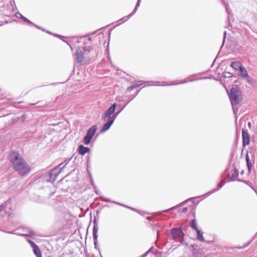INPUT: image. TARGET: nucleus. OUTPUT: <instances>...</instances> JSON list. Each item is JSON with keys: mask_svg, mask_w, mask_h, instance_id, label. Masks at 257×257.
I'll return each mask as SVG.
<instances>
[{"mask_svg": "<svg viewBox=\"0 0 257 257\" xmlns=\"http://www.w3.org/2000/svg\"><path fill=\"white\" fill-rule=\"evenodd\" d=\"M14 169L21 176L27 175L30 172V168L21 155L18 152H13L10 156Z\"/></svg>", "mask_w": 257, "mask_h": 257, "instance_id": "obj_1", "label": "nucleus"}, {"mask_svg": "<svg viewBox=\"0 0 257 257\" xmlns=\"http://www.w3.org/2000/svg\"><path fill=\"white\" fill-rule=\"evenodd\" d=\"M229 98L232 106L233 112L235 114L238 111L237 105L241 100V92L237 87H233L231 89L229 94Z\"/></svg>", "mask_w": 257, "mask_h": 257, "instance_id": "obj_2", "label": "nucleus"}, {"mask_svg": "<svg viewBox=\"0 0 257 257\" xmlns=\"http://www.w3.org/2000/svg\"><path fill=\"white\" fill-rule=\"evenodd\" d=\"M184 234L180 228H173L171 230L169 237L176 241L182 243L184 240Z\"/></svg>", "mask_w": 257, "mask_h": 257, "instance_id": "obj_3", "label": "nucleus"}, {"mask_svg": "<svg viewBox=\"0 0 257 257\" xmlns=\"http://www.w3.org/2000/svg\"><path fill=\"white\" fill-rule=\"evenodd\" d=\"M89 53L88 50H84L82 52L81 51L77 50L75 56L77 62L78 63H86L90 60V57L88 56Z\"/></svg>", "mask_w": 257, "mask_h": 257, "instance_id": "obj_4", "label": "nucleus"}, {"mask_svg": "<svg viewBox=\"0 0 257 257\" xmlns=\"http://www.w3.org/2000/svg\"><path fill=\"white\" fill-rule=\"evenodd\" d=\"M97 130V126L95 125L90 127L87 131L86 135L84 137L83 143L84 145H87L90 144L91 140L93 137Z\"/></svg>", "mask_w": 257, "mask_h": 257, "instance_id": "obj_5", "label": "nucleus"}, {"mask_svg": "<svg viewBox=\"0 0 257 257\" xmlns=\"http://www.w3.org/2000/svg\"><path fill=\"white\" fill-rule=\"evenodd\" d=\"M116 107V104H113L107 110V111L103 114L102 117L104 120H107V119H110L111 117V115L115 112V109Z\"/></svg>", "mask_w": 257, "mask_h": 257, "instance_id": "obj_6", "label": "nucleus"}, {"mask_svg": "<svg viewBox=\"0 0 257 257\" xmlns=\"http://www.w3.org/2000/svg\"><path fill=\"white\" fill-rule=\"evenodd\" d=\"M27 241L32 247L34 253L35 255L37 257H42L41 252L38 245L30 239H28Z\"/></svg>", "mask_w": 257, "mask_h": 257, "instance_id": "obj_7", "label": "nucleus"}, {"mask_svg": "<svg viewBox=\"0 0 257 257\" xmlns=\"http://www.w3.org/2000/svg\"><path fill=\"white\" fill-rule=\"evenodd\" d=\"M242 138L243 146L245 147L249 145L250 142V137L247 131L244 129L242 130Z\"/></svg>", "mask_w": 257, "mask_h": 257, "instance_id": "obj_8", "label": "nucleus"}, {"mask_svg": "<svg viewBox=\"0 0 257 257\" xmlns=\"http://www.w3.org/2000/svg\"><path fill=\"white\" fill-rule=\"evenodd\" d=\"M239 76L242 78H245L247 82H250L251 78L248 76L245 68L242 66V68L239 69Z\"/></svg>", "mask_w": 257, "mask_h": 257, "instance_id": "obj_9", "label": "nucleus"}, {"mask_svg": "<svg viewBox=\"0 0 257 257\" xmlns=\"http://www.w3.org/2000/svg\"><path fill=\"white\" fill-rule=\"evenodd\" d=\"M90 149L87 147H84L83 145H80L78 149L77 152L81 155H84L86 153L90 152Z\"/></svg>", "mask_w": 257, "mask_h": 257, "instance_id": "obj_10", "label": "nucleus"}, {"mask_svg": "<svg viewBox=\"0 0 257 257\" xmlns=\"http://www.w3.org/2000/svg\"><path fill=\"white\" fill-rule=\"evenodd\" d=\"M107 120H108L103 124V125L102 127V130H101L102 132H104L106 131L107 130H108L114 122V121L112 119H111V118L107 119Z\"/></svg>", "mask_w": 257, "mask_h": 257, "instance_id": "obj_11", "label": "nucleus"}, {"mask_svg": "<svg viewBox=\"0 0 257 257\" xmlns=\"http://www.w3.org/2000/svg\"><path fill=\"white\" fill-rule=\"evenodd\" d=\"M229 176H230V180L231 181L236 180L238 177V170L235 168L232 169L230 172Z\"/></svg>", "mask_w": 257, "mask_h": 257, "instance_id": "obj_12", "label": "nucleus"}, {"mask_svg": "<svg viewBox=\"0 0 257 257\" xmlns=\"http://www.w3.org/2000/svg\"><path fill=\"white\" fill-rule=\"evenodd\" d=\"M98 228L97 224H95L93 228V237L94 240V245L96 246L97 241V232Z\"/></svg>", "mask_w": 257, "mask_h": 257, "instance_id": "obj_13", "label": "nucleus"}, {"mask_svg": "<svg viewBox=\"0 0 257 257\" xmlns=\"http://www.w3.org/2000/svg\"><path fill=\"white\" fill-rule=\"evenodd\" d=\"M230 66L236 70H239L243 65L239 61H234L231 63Z\"/></svg>", "mask_w": 257, "mask_h": 257, "instance_id": "obj_14", "label": "nucleus"}, {"mask_svg": "<svg viewBox=\"0 0 257 257\" xmlns=\"http://www.w3.org/2000/svg\"><path fill=\"white\" fill-rule=\"evenodd\" d=\"M245 159H246V164H247L248 172L250 173V171L251 170L252 164H251L250 161L249 160V156L247 154L246 155V156L245 157Z\"/></svg>", "mask_w": 257, "mask_h": 257, "instance_id": "obj_15", "label": "nucleus"}, {"mask_svg": "<svg viewBox=\"0 0 257 257\" xmlns=\"http://www.w3.org/2000/svg\"><path fill=\"white\" fill-rule=\"evenodd\" d=\"M141 0H138L137 3L136 4V7L133 11V12L130 14L128 16H127V19L125 20H127L130 17L132 16L137 11L138 8L140 6V3Z\"/></svg>", "mask_w": 257, "mask_h": 257, "instance_id": "obj_16", "label": "nucleus"}, {"mask_svg": "<svg viewBox=\"0 0 257 257\" xmlns=\"http://www.w3.org/2000/svg\"><path fill=\"white\" fill-rule=\"evenodd\" d=\"M195 231H196L197 234V239H198L200 241H204V239L203 236L202 232L198 229H197Z\"/></svg>", "mask_w": 257, "mask_h": 257, "instance_id": "obj_17", "label": "nucleus"}, {"mask_svg": "<svg viewBox=\"0 0 257 257\" xmlns=\"http://www.w3.org/2000/svg\"><path fill=\"white\" fill-rule=\"evenodd\" d=\"M128 104V103H127L126 104H125L123 107H122V108L121 109H120L119 111H117L115 113H114V114H113V115H112L111 117L110 118L111 119H112L113 121H114V120L115 119V118H116L117 116L118 115V114L120 112V111L125 107V106Z\"/></svg>", "mask_w": 257, "mask_h": 257, "instance_id": "obj_18", "label": "nucleus"}, {"mask_svg": "<svg viewBox=\"0 0 257 257\" xmlns=\"http://www.w3.org/2000/svg\"><path fill=\"white\" fill-rule=\"evenodd\" d=\"M17 15H19L20 16V18L21 19H22V20H23L25 22H27L29 24H33V23L29 20H28L27 18H26V17H24L22 14H21L20 13H17Z\"/></svg>", "mask_w": 257, "mask_h": 257, "instance_id": "obj_19", "label": "nucleus"}, {"mask_svg": "<svg viewBox=\"0 0 257 257\" xmlns=\"http://www.w3.org/2000/svg\"><path fill=\"white\" fill-rule=\"evenodd\" d=\"M191 226L195 230L198 229L197 227V223L195 219H193L191 221Z\"/></svg>", "mask_w": 257, "mask_h": 257, "instance_id": "obj_20", "label": "nucleus"}, {"mask_svg": "<svg viewBox=\"0 0 257 257\" xmlns=\"http://www.w3.org/2000/svg\"><path fill=\"white\" fill-rule=\"evenodd\" d=\"M223 75L225 77H230L232 76V74L229 72H224Z\"/></svg>", "mask_w": 257, "mask_h": 257, "instance_id": "obj_21", "label": "nucleus"}, {"mask_svg": "<svg viewBox=\"0 0 257 257\" xmlns=\"http://www.w3.org/2000/svg\"><path fill=\"white\" fill-rule=\"evenodd\" d=\"M113 202L114 203H115V204H119V205H122V206H124V207H128V208H130V209H132V210H135V209H134V208H131V207H127L126 206H125V205H122V204H120V203H118V202H114V201H113Z\"/></svg>", "mask_w": 257, "mask_h": 257, "instance_id": "obj_22", "label": "nucleus"}, {"mask_svg": "<svg viewBox=\"0 0 257 257\" xmlns=\"http://www.w3.org/2000/svg\"><path fill=\"white\" fill-rule=\"evenodd\" d=\"M150 249L149 250H148L147 252H146L143 255H142V256L141 257H146L148 253L150 251Z\"/></svg>", "mask_w": 257, "mask_h": 257, "instance_id": "obj_23", "label": "nucleus"}, {"mask_svg": "<svg viewBox=\"0 0 257 257\" xmlns=\"http://www.w3.org/2000/svg\"><path fill=\"white\" fill-rule=\"evenodd\" d=\"M6 207V205L4 204H2L0 206V212L2 211Z\"/></svg>", "mask_w": 257, "mask_h": 257, "instance_id": "obj_24", "label": "nucleus"}, {"mask_svg": "<svg viewBox=\"0 0 257 257\" xmlns=\"http://www.w3.org/2000/svg\"><path fill=\"white\" fill-rule=\"evenodd\" d=\"M226 11L228 15V19H229V15H230V12L229 10L226 7Z\"/></svg>", "mask_w": 257, "mask_h": 257, "instance_id": "obj_25", "label": "nucleus"}, {"mask_svg": "<svg viewBox=\"0 0 257 257\" xmlns=\"http://www.w3.org/2000/svg\"><path fill=\"white\" fill-rule=\"evenodd\" d=\"M222 187V185L221 184H218V186H217V189H216V190H218L219 189H220Z\"/></svg>", "mask_w": 257, "mask_h": 257, "instance_id": "obj_26", "label": "nucleus"}, {"mask_svg": "<svg viewBox=\"0 0 257 257\" xmlns=\"http://www.w3.org/2000/svg\"><path fill=\"white\" fill-rule=\"evenodd\" d=\"M190 81V80H185L184 81H181V82H178V83H177V84L184 83H186V82H188V81Z\"/></svg>", "mask_w": 257, "mask_h": 257, "instance_id": "obj_27", "label": "nucleus"}, {"mask_svg": "<svg viewBox=\"0 0 257 257\" xmlns=\"http://www.w3.org/2000/svg\"><path fill=\"white\" fill-rule=\"evenodd\" d=\"M70 160V159H69L68 160H65L64 162V163H65V165H67L69 163Z\"/></svg>", "mask_w": 257, "mask_h": 257, "instance_id": "obj_28", "label": "nucleus"}, {"mask_svg": "<svg viewBox=\"0 0 257 257\" xmlns=\"http://www.w3.org/2000/svg\"><path fill=\"white\" fill-rule=\"evenodd\" d=\"M226 34V31H225V32H224V38H223V42H224V40H225V38Z\"/></svg>", "mask_w": 257, "mask_h": 257, "instance_id": "obj_29", "label": "nucleus"}, {"mask_svg": "<svg viewBox=\"0 0 257 257\" xmlns=\"http://www.w3.org/2000/svg\"><path fill=\"white\" fill-rule=\"evenodd\" d=\"M20 235H22V236H28V234H20Z\"/></svg>", "mask_w": 257, "mask_h": 257, "instance_id": "obj_30", "label": "nucleus"}, {"mask_svg": "<svg viewBox=\"0 0 257 257\" xmlns=\"http://www.w3.org/2000/svg\"><path fill=\"white\" fill-rule=\"evenodd\" d=\"M16 16L17 17L20 18L19 15H17V13H16Z\"/></svg>", "mask_w": 257, "mask_h": 257, "instance_id": "obj_31", "label": "nucleus"}, {"mask_svg": "<svg viewBox=\"0 0 257 257\" xmlns=\"http://www.w3.org/2000/svg\"><path fill=\"white\" fill-rule=\"evenodd\" d=\"M248 126H251L250 122H249L248 123Z\"/></svg>", "mask_w": 257, "mask_h": 257, "instance_id": "obj_32", "label": "nucleus"}, {"mask_svg": "<svg viewBox=\"0 0 257 257\" xmlns=\"http://www.w3.org/2000/svg\"><path fill=\"white\" fill-rule=\"evenodd\" d=\"M187 211V208H184V211Z\"/></svg>", "mask_w": 257, "mask_h": 257, "instance_id": "obj_33", "label": "nucleus"}, {"mask_svg": "<svg viewBox=\"0 0 257 257\" xmlns=\"http://www.w3.org/2000/svg\"><path fill=\"white\" fill-rule=\"evenodd\" d=\"M68 44L70 46V48L71 49V50H72V49H73V48H72V46H70L68 43Z\"/></svg>", "mask_w": 257, "mask_h": 257, "instance_id": "obj_34", "label": "nucleus"}, {"mask_svg": "<svg viewBox=\"0 0 257 257\" xmlns=\"http://www.w3.org/2000/svg\"><path fill=\"white\" fill-rule=\"evenodd\" d=\"M8 232H9V233H11V234L14 233L13 232H11V231Z\"/></svg>", "mask_w": 257, "mask_h": 257, "instance_id": "obj_35", "label": "nucleus"}, {"mask_svg": "<svg viewBox=\"0 0 257 257\" xmlns=\"http://www.w3.org/2000/svg\"><path fill=\"white\" fill-rule=\"evenodd\" d=\"M147 219H149V220H150V217H148Z\"/></svg>", "mask_w": 257, "mask_h": 257, "instance_id": "obj_36", "label": "nucleus"}, {"mask_svg": "<svg viewBox=\"0 0 257 257\" xmlns=\"http://www.w3.org/2000/svg\"><path fill=\"white\" fill-rule=\"evenodd\" d=\"M106 201H107V202H110V201L109 200H106Z\"/></svg>", "mask_w": 257, "mask_h": 257, "instance_id": "obj_37", "label": "nucleus"}, {"mask_svg": "<svg viewBox=\"0 0 257 257\" xmlns=\"http://www.w3.org/2000/svg\"><path fill=\"white\" fill-rule=\"evenodd\" d=\"M62 164H63V163L60 164L59 165V166H61Z\"/></svg>", "mask_w": 257, "mask_h": 257, "instance_id": "obj_38", "label": "nucleus"}, {"mask_svg": "<svg viewBox=\"0 0 257 257\" xmlns=\"http://www.w3.org/2000/svg\"><path fill=\"white\" fill-rule=\"evenodd\" d=\"M154 257H156V255L155 254L153 255Z\"/></svg>", "mask_w": 257, "mask_h": 257, "instance_id": "obj_39", "label": "nucleus"}]
</instances>
